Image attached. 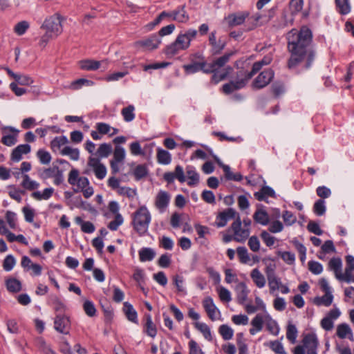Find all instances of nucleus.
Here are the masks:
<instances>
[{"label":"nucleus","instance_id":"e2e57ef3","mask_svg":"<svg viewBox=\"0 0 354 354\" xmlns=\"http://www.w3.org/2000/svg\"><path fill=\"white\" fill-rule=\"evenodd\" d=\"M316 193H317V195L321 198L320 199H323V200L324 198H327L330 197V196L331 195L330 189L324 185L319 186L316 189Z\"/></svg>","mask_w":354,"mask_h":354},{"label":"nucleus","instance_id":"f704fd0d","mask_svg":"<svg viewBox=\"0 0 354 354\" xmlns=\"http://www.w3.org/2000/svg\"><path fill=\"white\" fill-rule=\"evenodd\" d=\"M335 2L337 10L339 14L346 15L351 12L349 0H335Z\"/></svg>","mask_w":354,"mask_h":354},{"label":"nucleus","instance_id":"8fccbe9b","mask_svg":"<svg viewBox=\"0 0 354 354\" xmlns=\"http://www.w3.org/2000/svg\"><path fill=\"white\" fill-rule=\"evenodd\" d=\"M350 334L353 335L351 328L347 324L343 323L337 326V335L341 338L344 339L347 335Z\"/></svg>","mask_w":354,"mask_h":354},{"label":"nucleus","instance_id":"f3484780","mask_svg":"<svg viewBox=\"0 0 354 354\" xmlns=\"http://www.w3.org/2000/svg\"><path fill=\"white\" fill-rule=\"evenodd\" d=\"M145 323L144 324V332L149 337L153 338L157 335V328L153 324L151 316L149 313L145 315Z\"/></svg>","mask_w":354,"mask_h":354},{"label":"nucleus","instance_id":"680f3d73","mask_svg":"<svg viewBox=\"0 0 354 354\" xmlns=\"http://www.w3.org/2000/svg\"><path fill=\"white\" fill-rule=\"evenodd\" d=\"M308 269L312 273L319 274L322 272L323 267L322 265L317 261H310L308 262Z\"/></svg>","mask_w":354,"mask_h":354},{"label":"nucleus","instance_id":"dca6fc26","mask_svg":"<svg viewBox=\"0 0 354 354\" xmlns=\"http://www.w3.org/2000/svg\"><path fill=\"white\" fill-rule=\"evenodd\" d=\"M203 306L205 312L207 313L209 318L212 321H215L216 320V317H215L216 312L218 311V313H220V312L218 310V308H216V306H215V304L213 301V299L210 297H206L203 301Z\"/></svg>","mask_w":354,"mask_h":354},{"label":"nucleus","instance_id":"37998d69","mask_svg":"<svg viewBox=\"0 0 354 354\" xmlns=\"http://www.w3.org/2000/svg\"><path fill=\"white\" fill-rule=\"evenodd\" d=\"M68 142V138L65 136L55 137L50 142V148L53 151L59 149L60 147Z\"/></svg>","mask_w":354,"mask_h":354},{"label":"nucleus","instance_id":"393cba45","mask_svg":"<svg viewBox=\"0 0 354 354\" xmlns=\"http://www.w3.org/2000/svg\"><path fill=\"white\" fill-rule=\"evenodd\" d=\"M103 62L89 59H83L80 62V67L85 71H96L100 67L101 63Z\"/></svg>","mask_w":354,"mask_h":354},{"label":"nucleus","instance_id":"72a5a7b5","mask_svg":"<svg viewBox=\"0 0 354 354\" xmlns=\"http://www.w3.org/2000/svg\"><path fill=\"white\" fill-rule=\"evenodd\" d=\"M6 286L7 290L10 292H19L21 290V282L15 278H9L6 280Z\"/></svg>","mask_w":354,"mask_h":354},{"label":"nucleus","instance_id":"79ce46f5","mask_svg":"<svg viewBox=\"0 0 354 354\" xmlns=\"http://www.w3.org/2000/svg\"><path fill=\"white\" fill-rule=\"evenodd\" d=\"M194 326L197 330L202 333L206 339L208 341H211L212 339L210 328L206 324L196 322L194 324Z\"/></svg>","mask_w":354,"mask_h":354},{"label":"nucleus","instance_id":"a211bd4d","mask_svg":"<svg viewBox=\"0 0 354 354\" xmlns=\"http://www.w3.org/2000/svg\"><path fill=\"white\" fill-rule=\"evenodd\" d=\"M254 197L259 201H267V197L276 198L274 190L269 186H263L259 191L254 193Z\"/></svg>","mask_w":354,"mask_h":354},{"label":"nucleus","instance_id":"20e7f679","mask_svg":"<svg viewBox=\"0 0 354 354\" xmlns=\"http://www.w3.org/2000/svg\"><path fill=\"white\" fill-rule=\"evenodd\" d=\"M41 28L45 29L46 32L57 37L62 32V25L61 16L59 14H55L46 18L41 26Z\"/></svg>","mask_w":354,"mask_h":354},{"label":"nucleus","instance_id":"338daca9","mask_svg":"<svg viewBox=\"0 0 354 354\" xmlns=\"http://www.w3.org/2000/svg\"><path fill=\"white\" fill-rule=\"evenodd\" d=\"M15 265V259L12 255H8L3 260V268L6 271H10Z\"/></svg>","mask_w":354,"mask_h":354},{"label":"nucleus","instance_id":"f8f14e48","mask_svg":"<svg viewBox=\"0 0 354 354\" xmlns=\"http://www.w3.org/2000/svg\"><path fill=\"white\" fill-rule=\"evenodd\" d=\"M304 346L307 348V354H317L318 339L317 335L313 333H308L302 340Z\"/></svg>","mask_w":354,"mask_h":354},{"label":"nucleus","instance_id":"09e8293b","mask_svg":"<svg viewBox=\"0 0 354 354\" xmlns=\"http://www.w3.org/2000/svg\"><path fill=\"white\" fill-rule=\"evenodd\" d=\"M94 82L92 80L84 78H80L73 81L71 83V86L73 90H78L81 88L83 86H92L94 85Z\"/></svg>","mask_w":354,"mask_h":354},{"label":"nucleus","instance_id":"7c9ffc66","mask_svg":"<svg viewBox=\"0 0 354 354\" xmlns=\"http://www.w3.org/2000/svg\"><path fill=\"white\" fill-rule=\"evenodd\" d=\"M149 174V169L145 164L137 165L133 171V175L136 180H140Z\"/></svg>","mask_w":354,"mask_h":354},{"label":"nucleus","instance_id":"603ef678","mask_svg":"<svg viewBox=\"0 0 354 354\" xmlns=\"http://www.w3.org/2000/svg\"><path fill=\"white\" fill-rule=\"evenodd\" d=\"M297 333L298 331L296 326L294 324L289 323L286 330V337L292 344H295L296 342Z\"/></svg>","mask_w":354,"mask_h":354},{"label":"nucleus","instance_id":"0e129e2a","mask_svg":"<svg viewBox=\"0 0 354 354\" xmlns=\"http://www.w3.org/2000/svg\"><path fill=\"white\" fill-rule=\"evenodd\" d=\"M125 158V150L120 146H116L113 152V160L122 162Z\"/></svg>","mask_w":354,"mask_h":354},{"label":"nucleus","instance_id":"c85d7f7f","mask_svg":"<svg viewBox=\"0 0 354 354\" xmlns=\"http://www.w3.org/2000/svg\"><path fill=\"white\" fill-rule=\"evenodd\" d=\"M156 256L155 251L150 248H142L139 250V259L142 262L151 261Z\"/></svg>","mask_w":354,"mask_h":354},{"label":"nucleus","instance_id":"052dcab7","mask_svg":"<svg viewBox=\"0 0 354 354\" xmlns=\"http://www.w3.org/2000/svg\"><path fill=\"white\" fill-rule=\"evenodd\" d=\"M279 255L288 264L292 265L295 261V254L290 252H279Z\"/></svg>","mask_w":354,"mask_h":354},{"label":"nucleus","instance_id":"bb28decb","mask_svg":"<svg viewBox=\"0 0 354 354\" xmlns=\"http://www.w3.org/2000/svg\"><path fill=\"white\" fill-rule=\"evenodd\" d=\"M156 158L158 162L162 165H169L171 162V153L160 147L157 149Z\"/></svg>","mask_w":354,"mask_h":354},{"label":"nucleus","instance_id":"ddd939ff","mask_svg":"<svg viewBox=\"0 0 354 354\" xmlns=\"http://www.w3.org/2000/svg\"><path fill=\"white\" fill-rule=\"evenodd\" d=\"M161 41L156 34L151 35L149 37L137 41V44L146 50H153L158 47Z\"/></svg>","mask_w":354,"mask_h":354},{"label":"nucleus","instance_id":"5701e85b","mask_svg":"<svg viewBox=\"0 0 354 354\" xmlns=\"http://www.w3.org/2000/svg\"><path fill=\"white\" fill-rule=\"evenodd\" d=\"M124 313L127 319L134 324H138V314L133 306L128 302L124 303Z\"/></svg>","mask_w":354,"mask_h":354},{"label":"nucleus","instance_id":"c9c22d12","mask_svg":"<svg viewBox=\"0 0 354 354\" xmlns=\"http://www.w3.org/2000/svg\"><path fill=\"white\" fill-rule=\"evenodd\" d=\"M35 345L41 354H46L52 349L51 346L47 344L42 337H39L35 339Z\"/></svg>","mask_w":354,"mask_h":354},{"label":"nucleus","instance_id":"58836bf2","mask_svg":"<svg viewBox=\"0 0 354 354\" xmlns=\"http://www.w3.org/2000/svg\"><path fill=\"white\" fill-rule=\"evenodd\" d=\"M135 107L133 105H129L123 108L121 111V114L123 119L127 122H130L135 119L136 115L134 113Z\"/></svg>","mask_w":354,"mask_h":354},{"label":"nucleus","instance_id":"473e14b6","mask_svg":"<svg viewBox=\"0 0 354 354\" xmlns=\"http://www.w3.org/2000/svg\"><path fill=\"white\" fill-rule=\"evenodd\" d=\"M333 300V295L332 293H325L322 297H315L313 299V303L317 306H329L331 305Z\"/></svg>","mask_w":354,"mask_h":354},{"label":"nucleus","instance_id":"9b49d317","mask_svg":"<svg viewBox=\"0 0 354 354\" xmlns=\"http://www.w3.org/2000/svg\"><path fill=\"white\" fill-rule=\"evenodd\" d=\"M235 54L234 51L225 53L223 55L216 58L211 63H208V68L212 72L217 71L219 68L223 67L230 59L231 57Z\"/></svg>","mask_w":354,"mask_h":354},{"label":"nucleus","instance_id":"6e6552de","mask_svg":"<svg viewBox=\"0 0 354 354\" xmlns=\"http://www.w3.org/2000/svg\"><path fill=\"white\" fill-rule=\"evenodd\" d=\"M19 131L12 127H5L2 129L3 136L1 142L6 146L11 147L17 142Z\"/></svg>","mask_w":354,"mask_h":354},{"label":"nucleus","instance_id":"69168bd1","mask_svg":"<svg viewBox=\"0 0 354 354\" xmlns=\"http://www.w3.org/2000/svg\"><path fill=\"white\" fill-rule=\"evenodd\" d=\"M264 317L265 316L263 317L261 314H257L251 321V325L257 328V330H261L263 326Z\"/></svg>","mask_w":354,"mask_h":354},{"label":"nucleus","instance_id":"a19ab883","mask_svg":"<svg viewBox=\"0 0 354 354\" xmlns=\"http://www.w3.org/2000/svg\"><path fill=\"white\" fill-rule=\"evenodd\" d=\"M61 154L63 156H68L73 160H78L80 158V151L77 148H72L69 146H66L61 151Z\"/></svg>","mask_w":354,"mask_h":354},{"label":"nucleus","instance_id":"1a4fd4ad","mask_svg":"<svg viewBox=\"0 0 354 354\" xmlns=\"http://www.w3.org/2000/svg\"><path fill=\"white\" fill-rule=\"evenodd\" d=\"M54 328L59 333L68 334L71 328L69 317L64 315H57L54 319Z\"/></svg>","mask_w":354,"mask_h":354},{"label":"nucleus","instance_id":"7ed1b4c3","mask_svg":"<svg viewBox=\"0 0 354 354\" xmlns=\"http://www.w3.org/2000/svg\"><path fill=\"white\" fill-rule=\"evenodd\" d=\"M151 222V214L145 206L139 207L133 214L132 225L133 229L140 234H145Z\"/></svg>","mask_w":354,"mask_h":354},{"label":"nucleus","instance_id":"bf43d9fd","mask_svg":"<svg viewBox=\"0 0 354 354\" xmlns=\"http://www.w3.org/2000/svg\"><path fill=\"white\" fill-rule=\"evenodd\" d=\"M15 82L20 85H30L34 82L31 77L22 74L17 75Z\"/></svg>","mask_w":354,"mask_h":354},{"label":"nucleus","instance_id":"2eb2a0df","mask_svg":"<svg viewBox=\"0 0 354 354\" xmlns=\"http://www.w3.org/2000/svg\"><path fill=\"white\" fill-rule=\"evenodd\" d=\"M31 147L30 145H19L12 150L10 155V159L13 162H19L22 159L23 154L29 153Z\"/></svg>","mask_w":354,"mask_h":354},{"label":"nucleus","instance_id":"e433bc0d","mask_svg":"<svg viewBox=\"0 0 354 354\" xmlns=\"http://www.w3.org/2000/svg\"><path fill=\"white\" fill-rule=\"evenodd\" d=\"M181 50H183L181 48L180 44L177 43V40L176 39L174 42L165 47L164 53L168 57H171L178 54Z\"/></svg>","mask_w":354,"mask_h":354},{"label":"nucleus","instance_id":"b1692460","mask_svg":"<svg viewBox=\"0 0 354 354\" xmlns=\"http://www.w3.org/2000/svg\"><path fill=\"white\" fill-rule=\"evenodd\" d=\"M346 266L344 272V281L347 283L351 282L352 273L354 271V257L348 255L346 257Z\"/></svg>","mask_w":354,"mask_h":354},{"label":"nucleus","instance_id":"cd10ccee","mask_svg":"<svg viewBox=\"0 0 354 354\" xmlns=\"http://www.w3.org/2000/svg\"><path fill=\"white\" fill-rule=\"evenodd\" d=\"M237 291V301L239 304H243L247 300L249 290L247 286L244 282L239 283L236 286Z\"/></svg>","mask_w":354,"mask_h":354},{"label":"nucleus","instance_id":"39448f33","mask_svg":"<svg viewBox=\"0 0 354 354\" xmlns=\"http://www.w3.org/2000/svg\"><path fill=\"white\" fill-rule=\"evenodd\" d=\"M238 77H244L240 80H232L229 83L225 84L222 86V91L225 94L229 95L234 91L239 90L245 86L250 79L244 73V71H240L237 73Z\"/></svg>","mask_w":354,"mask_h":354},{"label":"nucleus","instance_id":"6ab92c4d","mask_svg":"<svg viewBox=\"0 0 354 354\" xmlns=\"http://www.w3.org/2000/svg\"><path fill=\"white\" fill-rule=\"evenodd\" d=\"M186 174L187 177V185L189 187H195L199 183L200 176L196 169L193 166H187L186 167Z\"/></svg>","mask_w":354,"mask_h":354},{"label":"nucleus","instance_id":"412c9836","mask_svg":"<svg viewBox=\"0 0 354 354\" xmlns=\"http://www.w3.org/2000/svg\"><path fill=\"white\" fill-rule=\"evenodd\" d=\"M232 70V68L231 66H227L225 68L224 71L219 72L217 71L212 72L211 73H212V75L210 78V84L216 85L221 81L225 80Z\"/></svg>","mask_w":354,"mask_h":354},{"label":"nucleus","instance_id":"aec40b11","mask_svg":"<svg viewBox=\"0 0 354 354\" xmlns=\"http://www.w3.org/2000/svg\"><path fill=\"white\" fill-rule=\"evenodd\" d=\"M248 12L230 14L227 16L228 24L230 26H239L244 23L245 18L248 16Z\"/></svg>","mask_w":354,"mask_h":354},{"label":"nucleus","instance_id":"3c124183","mask_svg":"<svg viewBox=\"0 0 354 354\" xmlns=\"http://www.w3.org/2000/svg\"><path fill=\"white\" fill-rule=\"evenodd\" d=\"M112 151V147L111 144L102 143L101 144L97 151V155L100 158L108 157Z\"/></svg>","mask_w":354,"mask_h":354},{"label":"nucleus","instance_id":"2f4dec72","mask_svg":"<svg viewBox=\"0 0 354 354\" xmlns=\"http://www.w3.org/2000/svg\"><path fill=\"white\" fill-rule=\"evenodd\" d=\"M250 277L253 282L258 288H261L265 286V277L257 268L252 270L250 274Z\"/></svg>","mask_w":354,"mask_h":354},{"label":"nucleus","instance_id":"13d9d810","mask_svg":"<svg viewBox=\"0 0 354 354\" xmlns=\"http://www.w3.org/2000/svg\"><path fill=\"white\" fill-rule=\"evenodd\" d=\"M29 28V24L26 21L17 23L14 28L15 32L18 35H24Z\"/></svg>","mask_w":354,"mask_h":354},{"label":"nucleus","instance_id":"de8ad7c7","mask_svg":"<svg viewBox=\"0 0 354 354\" xmlns=\"http://www.w3.org/2000/svg\"><path fill=\"white\" fill-rule=\"evenodd\" d=\"M218 332L224 340L231 339L234 335V330L227 324H222L218 328Z\"/></svg>","mask_w":354,"mask_h":354},{"label":"nucleus","instance_id":"774afa93","mask_svg":"<svg viewBox=\"0 0 354 354\" xmlns=\"http://www.w3.org/2000/svg\"><path fill=\"white\" fill-rule=\"evenodd\" d=\"M270 348L277 354H286L283 346L277 340L272 341L270 343Z\"/></svg>","mask_w":354,"mask_h":354},{"label":"nucleus","instance_id":"4468645a","mask_svg":"<svg viewBox=\"0 0 354 354\" xmlns=\"http://www.w3.org/2000/svg\"><path fill=\"white\" fill-rule=\"evenodd\" d=\"M170 201V195L166 191L160 190L158 193L156 200V207L161 212H164L168 207Z\"/></svg>","mask_w":354,"mask_h":354},{"label":"nucleus","instance_id":"423d86ee","mask_svg":"<svg viewBox=\"0 0 354 354\" xmlns=\"http://www.w3.org/2000/svg\"><path fill=\"white\" fill-rule=\"evenodd\" d=\"M196 57L201 59V62H192L191 64L183 65V68L186 74H194L198 71H202L205 74H210L211 71L208 68V63L204 59V57L201 55H197Z\"/></svg>","mask_w":354,"mask_h":354},{"label":"nucleus","instance_id":"4c0bfd02","mask_svg":"<svg viewBox=\"0 0 354 354\" xmlns=\"http://www.w3.org/2000/svg\"><path fill=\"white\" fill-rule=\"evenodd\" d=\"M75 223L80 225L81 230L85 233H92L95 231L94 225L90 221H84L80 216L75 218Z\"/></svg>","mask_w":354,"mask_h":354},{"label":"nucleus","instance_id":"6e6d98bb","mask_svg":"<svg viewBox=\"0 0 354 354\" xmlns=\"http://www.w3.org/2000/svg\"><path fill=\"white\" fill-rule=\"evenodd\" d=\"M226 43L222 41L221 39L216 43L210 44L211 46V54L212 55H217L221 53L223 50L225 48Z\"/></svg>","mask_w":354,"mask_h":354},{"label":"nucleus","instance_id":"c03bdc74","mask_svg":"<svg viewBox=\"0 0 354 354\" xmlns=\"http://www.w3.org/2000/svg\"><path fill=\"white\" fill-rule=\"evenodd\" d=\"M39 183L36 181L32 180L28 174L23 175V181L21 186L28 190L32 191L39 187Z\"/></svg>","mask_w":354,"mask_h":354},{"label":"nucleus","instance_id":"9d476101","mask_svg":"<svg viewBox=\"0 0 354 354\" xmlns=\"http://www.w3.org/2000/svg\"><path fill=\"white\" fill-rule=\"evenodd\" d=\"M265 272L268 281L270 292V293H272L276 290H278L280 288V286H281V279L277 277L274 268L271 265L266 268Z\"/></svg>","mask_w":354,"mask_h":354},{"label":"nucleus","instance_id":"a878e982","mask_svg":"<svg viewBox=\"0 0 354 354\" xmlns=\"http://www.w3.org/2000/svg\"><path fill=\"white\" fill-rule=\"evenodd\" d=\"M185 6H180L173 11V19L180 23L187 22L189 17L185 11Z\"/></svg>","mask_w":354,"mask_h":354},{"label":"nucleus","instance_id":"5fc2aeb1","mask_svg":"<svg viewBox=\"0 0 354 354\" xmlns=\"http://www.w3.org/2000/svg\"><path fill=\"white\" fill-rule=\"evenodd\" d=\"M313 212L317 216H322L326 212L325 201L323 199L317 200L313 205Z\"/></svg>","mask_w":354,"mask_h":354},{"label":"nucleus","instance_id":"ea45409f","mask_svg":"<svg viewBox=\"0 0 354 354\" xmlns=\"http://www.w3.org/2000/svg\"><path fill=\"white\" fill-rule=\"evenodd\" d=\"M223 171L225 173V178L228 180L241 181L243 179V176L240 173L234 174L231 171L230 167L228 165H221Z\"/></svg>","mask_w":354,"mask_h":354},{"label":"nucleus","instance_id":"f257e3e1","mask_svg":"<svg viewBox=\"0 0 354 354\" xmlns=\"http://www.w3.org/2000/svg\"><path fill=\"white\" fill-rule=\"evenodd\" d=\"M287 48L290 53L287 66L290 70L303 64L304 69L311 67L316 51L314 48L313 32L307 26L299 30L292 28L286 35Z\"/></svg>","mask_w":354,"mask_h":354},{"label":"nucleus","instance_id":"c756f323","mask_svg":"<svg viewBox=\"0 0 354 354\" xmlns=\"http://www.w3.org/2000/svg\"><path fill=\"white\" fill-rule=\"evenodd\" d=\"M255 222L266 225L269 222V216L266 210L258 208L253 215Z\"/></svg>","mask_w":354,"mask_h":354},{"label":"nucleus","instance_id":"49530a36","mask_svg":"<svg viewBox=\"0 0 354 354\" xmlns=\"http://www.w3.org/2000/svg\"><path fill=\"white\" fill-rule=\"evenodd\" d=\"M265 319L267 321L266 327L268 330L274 335H278L279 328L277 323L268 313L265 315Z\"/></svg>","mask_w":354,"mask_h":354},{"label":"nucleus","instance_id":"f03ea898","mask_svg":"<svg viewBox=\"0 0 354 354\" xmlns=\"http://www.w3.org/2000/svg\"><path fill=\"white\" fill-rule=\"evenodd\" d=\"M235 218V221L232 223L227 233L223 234V241L225 243L232 241L243 242L249 236L248 228H242L240 216L233 208H227L217 215L216 219V226L218 227H224L228 221Z\"/></svg>","mask_w":354,"mask_h":354},{"label":"nucleus","instance_id":"4d7b16f0","mask_svg":"<svg viewBox=\"0 0 354 354\" xmlns=\"http://www.w3.org/2000/svg\"><path fill=\"white\" fill-rule=\"evenodd\" d=\"M83 309L88 317H94L96 315V308L94 304L90 300H86L83 304Z\"/></svg>","mask_w":354,"mask_h":354},{"label":"nucleus","instance_id":"4be33fe9","mask_svg":"<svg viewBox=\"0 0 354 354\" xmlns=\"http://www.w3.org/2000/svg\"><path fill=\"white\" fill-rule=\"evenodd\" d=\"M328 266L330 269L334 270L337 279L344 281V274L341 273L342 261L339 258L331 259L329 261Z\"/></svg>","mask_w":354,"mask_h":354},{"label":"nucleus","instance_id":"0eeeda50","mask_svg":"<svg viewBox=\"0 0 354 354\" xmlns=\"http://www.w3.org/2000/svg\"><path fill=\"white\" fill-rule=\"evenodd\" d=\"M274 77V71L272 69L263 71L254 80L252 86L254 89H261L266 86Z\"/></svg>","mask_w":354,"mask_h":354},{"label":"nucleus","instance_id":"a18cd8bd","mask_svg":"<svg viewBox=\"0 0 354 354\" xmlns=\"http://www.w3.org/2000/svg\"><path fill=\"white\" fill-rule=\"evenodd\" d=\"M59 169V167L55 165V162H53V167L44 169L41 172L39 173V176L44 180L53 178L57 171Z\"/></svg>","mask_w":354,"mask_h":354},{"label":"nucleus","instance_id":"864d4df0","mask_svg":"<svg viewBox=\"0 0 354 354\" xmlns=\"http://www.w3.org/2000/svg\"><path fill=\"white\" fill-rule=\"evenodd\" d=\"M37 156L39 162L43 165H48L51 161V155L50 153L44 149H39L37 152Z\"/></svg>","mask_w":354,"mask_h":354}]
</instances>
